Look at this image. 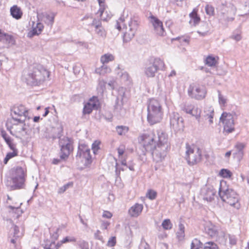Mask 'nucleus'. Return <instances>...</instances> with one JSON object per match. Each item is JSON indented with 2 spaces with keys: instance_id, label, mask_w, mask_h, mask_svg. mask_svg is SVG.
<instances>
[{
  "instance_id": "de8ad7c7",
  "label": "nucleus",
  "mask_w": 249,
  "mask_h": 249,
  "mask_svg": "<svg viewBox=\"0 0 249 249\" xmlns=\"http://www.w3.org/2000/svg\"><path fill=\"white\" fill-rule=\"evenodd\" d=\"M218 92L219 103L221 106H225L227 103V99L221 94L220 91H218Z\"/></svg>"
},
{
  "instance_id": "20e7f679",
  "label": "nucleus",
  "mask_w": 249,
  "mask_h": 249,
  "mask_svg": "<svg viewBox=\"0 0 249 249\" xmlns=\"http://www.w3.org/2000/svg\"><path fill=\"white\" fill-rule=\"evenodd\" d=\"M163 109L160 102L155 99H151L147 104V120L150 125L160 123L163 117Z\"/></svg>"
},
{
  "instance_id": "6e6552de",
  "label": "nucleus",
  "mask_w": 249,
  "mask_h": 249,
  "mask_svg": "<svg viewBox=\"0 0 249 249\" xmlns=\"http://www.w3.org/2000/svg\"><path fill=\"white\" fill-rule=\"evenodd\" d=\"M164 67V63L161 59L155 58L146 65L144 70V74L148 77H153L158 70H162Z\"/></svg>"
},
{
  "instance_id": "f704fd0d",
  "label": "nucleus",
  "mask_w": 249,
  "mask_h": 249,
  "mask_svg": "<svg viewBox=\"0 0 249 249\" xmlns=\"http://www.w3.org/2000/svg\"><path fill=\"white\" fill-rule=\"evenodd\" d=\"M190 17L191 18L190 23L193 26H196L200 21L199 17L195 11H193L190 14Z\"/></svg>"
},
{
  "instance_id": "e2e57ef3",
  "label": "nucleus",
  "mask_w": 249,
  "mask_h": 249,
  "mask_svg": "<svg viewBox=\"0 0 249 249\" xmlns=\"http://www.w3.org/2000/svg\"><path fill=\"white\" fill-rule=\"evenodd\" d=\"M100 142H99L95 141L93 143L92 145V148L93 150L94 153H95L96 151H97L99 149V145Z\"/></svg>"
},
{
  "instance_id": "c85d7f7f",
  "label": "nucleus",
  "mask_w": 249,
  "mask_h": 249,
  "mask_svg": "<svg viewBox=\"0 0 249 249\" xmlns=\"http://www.w3.org/2000/svg\"><path fill=\"white\" fill-rule=\"evenodd\" d=\"M115 71L118 76L123 81L126 82L129 80L130 77L128 73L124 71V70L121 69L119 66L117 67Z\"/></svg>"
},
{
  "instance_id": "9b49d317",
  "label": "nucleus",
  "mask_w": 249,
  "mask_h": 249,
  "mask_svg": "<svg viewBox=\"0 0 249 249\" xmlns=\"http://www.w3.org/2000/svg\"><path fill=\"white\" fill-rule=\"evenodd\" d=\"M12 187L16 188L22 187L24 182L25 173L24 169L21 167H17L12 170Z\"/></svg>"
},
{
  "instance_id": "bf43d9fd",
  "label": "nucleus",
  "mask_w": 249,
  "mask_h": 249,
  "mask_svg": "<svg viewBox=\"0 0 249 249\" xmlns=\"http://www.w3.org/2000/svg\"><path fill=\"white\" fill-rule=\"evenodd\" d=\"M78 245L82 249H89L88 243L85 241H79Z\"/></svg>"
},
{
  "instance_id": "c756f323",
  "label": "nucleus",
  "mask_w": 249,
  "mask_h": 249,
  "mask_svg": "<svg viewBox=\"0 0 249 249\" xmlns=\"http://www.w3.org/2000/svg\"><path fill=\"white\" fill-rule=\"evenodd\" d=\"M216 236L217 240L220 244L224 245H226L227 240V236L223 231L220 230Z\"/></svg>"
},
{
  "instance_id": "bb28decb",
  "label": "nucleus",
  "mask_w": 249,
  "mask_h": 249,
  "mask_svg": "<svg viewBox=\"0 0 249 249\" xmlns=\"http://www.w3.org/2000/svg\"><path fill=\"white\" fill-rule=\"evenodd\" d=\"M210 31V26L208 23L201 22L197 32L202 36H206Z\"/></svg>"
},
{
  "instance_id": "cd10ccee",
  "label": "nucleus",
  "mask_w": 249,
  "mask_h": 249,
  "mask_svg": "<svg viewBox=\"0 0 249 249\" xmlns=\"http://www.w3.org/2000/svg\"><path fill=\"white\" fill-rule=\"evenodd\" d=\"M11 16L17 19H20L22 16V12L17 5H14L10 8Z\"/></svg>"
},
{
  "instance_id": "e433bc0d",
  "label": "nucleus",
  "mask_w": 249,
  "mask_h": 249,
  "mask_svg": "<svg viewBox=\"0 0 249 249\" xmlns=\"http://www.w3.org/2000/svg\"><path fill=\"white\" fill-rule=\"evenodd\" d=\"M177 236L179 240H182L185 236L184 226L181 223L178 225V231L177 232Z\"/></svg>"
},
{
  "instance_id": "aec40b11",
  "label": "nucleus",
  "mask_w": 249,
  "mask_h": 249,
  "mask_svg": "<svg viewBox=\"0 0 249 249\" xmlns=\"http://www.w3.org/2000/svg\"><path fill=\"white\" fill-rule=\"evenodd\" d=\"M100 106L99 101L96 97L90 98L89 102L84 106V114H90L93 109H97Z\"/></svg>"
},
{
  "instance_id": "7c9ffc66",
  "label": "nucleus",
  "mask_w": 249,
  "mask_h": 249,
  "mask_svg": "<svg viewBox=\"0 0 249 249\" xmlns=\"http://www.w3.org/2000/svg\"><path fill=\"white\" fill-rule=\"evenodd\" d=\"M110 68L105 64H103L102 66L95 70V73L101 75H104L106 73L110 72Z\"/></svg>"
},
{
  "instance_id": "2f4dec72",
  "label": "nucleus",
  "mask_w": 249,
  "mask_h": 249,
  "mask_svg": "<svg viewBox=\"0 0 249 249\" xmlns=\"http://www.w3.org/2000/svg\"><path fill=\"white\" fill-rule=\"evenodd\" d=\"M205 115L204 117L206 119H209V122L210 124L213 123V117L214 115V110L212 107H209L208 108H206L204 110Z\"/></svg>"
},
{
  "instance_id": "6e6d98bb",
  "label": "nucleus",
  "mask_w": 249,
  "mask_h": 249,
  "mask_svg": "<svg viewBox=\"0 0 249 249\" xmlns=\"http://www.w3.org/2000/svg\"><path fill=\"white\" fill-rule=\"evenodd\" d=\"M116 243V237H110L107 243V246L110 247H112L115 245Z\"/></svg>"
},
{
  "instance_id": "2eb2a0df",
  "label": "nucleus",
  "mask_w": 249,
  "mask_h": 249,
  "mask_svg": "<svg viewBox=\"0 0 249 249\" xmlns=\"http://www.w3.org/2000/svg\"><path fill=\"white\" fill-rule=\"evenodd\" d=\"M216 191L213 186H205L201 190L200 195L204 200L212 202L216 197Z\"/></svg>"
},
{
  "instance_id": "0eeeda50",
  "label": "nucleus",
  "mask_w": 249,
  "mask_h": 249,
  "mask_svg": "<svg viewBox=\"0 0 249 249\" xmlns=\"http://www.w3.org/2000/svg\"><path fill=\"white\" fill-rule=\"evenodd\" d=\"M185 159L188 163L190 165H195L200 161L201 159V152L196 146L186 144Z\"/></svg>"
},
{
  "instance_id": "dca6fc26",
  "label": "nucleus",
  "mask_w": 249,
  "mask_h": 249,
  "mask_svg": "<svg viewBox=\"0 0 249 249\" xmlns=\"http://www.w3.org/2000/svg\"><path fill=\"white\" fill-rule=\"evenodd\" d=\"M182 109L187 114L194 116L198 122L200 121L201 110L197 106L192 104H185L182 107Z\"/></svg>"
},
{
  "instance_id": "5fc2aeb1",
  "label": "nucleus",
  "mask_w": 249,
  "mask_h": 249,
  "mask_svg": "<svg viewBox=\"0 0 249 249\" xmlns=\"http://www.w3.org/2000/svg\"><path fill=\"white\" fill-rule=\"evenodd\" d=\"M220 174L224 178L230 177L231 176V172L227 169H223L220 172Z\"/></svg>"
},
{
  "instance_id": "9d476101",
  "label": "nucleus",
  "mask_w": 249,
  "mask_h": 249,
  "mask_svg": "<svg viewBox=\"0 0 249 249\" xmlns=\"http://www.w3.org/2000/svg\"><path fill=\"white\" fill-rule=\"evenodd\" d=\"M220 120L223 124V133L225 135H228L234 131V120L231 113L223 112L220 118Z\"/></svg>"
},
{
  "instance_id": "a211bd4d",
  "label": "nucleus",
  "mask_w": 249,
  "mask_h": 249,
  "mask_svg": "<svg viewBox=\"0 0 249 249\" xmlns=\"http://www.w3.org/2000/svg\"><path fill=\"white\" fill-rule=\"evenodd\" d=\"M76 157L77 159L81 160L82 161L85 160L86 162H89L91 158L90 154V149L85 145H80L78 146Z\"/></svg>"
},
{
  "instance_id": "c9c22d12",
  "label": "nucleus",
  "mask_w": 249,
  "mask_h": 249,
  "mask_svg": "<svg viewBox=\"0 0 249 249\" xmlns=\"http://www.w3.org/2000/svg\"><path fill=\"white\" fill-rule=\"evenodd\" d=\"M55 15L54 13H51V14H46L45 15V19L44 22L48 26L51 27L52 26L54 22Z\"/></svg>"
},
{
  "instance_id": "ea45409f",
  "label": "nucleus",
  "mask_w": 249,
  "mask_h": 249,
  "mask_svg": "<svg viewBox=\"0 0 249 249\" xmlns=\"http://www.w3.org/2000/svg\"><path fill=\"white\" fill-rule=\"evenodd\" d=\"M202 243L196 238L194 239L191 243V249H199L201 248Z\"/></svg>"
},
{
  "instance_id": "412c9836",
  "label": "nucleus",
  "mask_w": 249,
  "mask_h": 249,
  "mask_svg": "<svg viewBox=\"0 0 249 249\" xmlns=\"http://www.w3.org/2000/svg\"><path fill=\"white\" fill-rule=\"evenodd\" d=\"M40 15H38L37 16L38 21L36 23L32 21V30L29 32V35L30 37L34 36H37L40 34L44 28V25L39 21Z\"/></svg>"
},
{
  "instance_id": "3c124183",
  "label": "nucleus",
  "mask_w": 249,
  "mask_h": 249,
  "mask_svg": "<svg viewBox=\"0 0 249 249\" xmlns=\"http://www.w3.org/2000/svg\"><path fill=\"white\" fill-rule=\"evenodd\" d=\"M146 196L151 200H153L156 198L157 196V192L153 190H149L148 191Z\"/></svg>"
},
{
  "instance_id": "774afa93",
  "label": "nucleus",
  "mask_w": 249,
  "mask_h": 249,
  "mask_svg": "<svg viewBox=\"0 0 249 249\" xmlns=\"http://www.w3.org/2000/svg\"><path fill=\"white\" fill-rule=\"evenodd\" d=\"M117 150L119 156H121L124 154L125 148L123 146H121L118 148Z\"/></svg>"
},
{
  "instance_id": "4468645a",
  "label": "nucleus",
  "mask_w": 249,
  "mask_h": 249,
  "mask_svg": "<svg viewBox=\"0 0 249 249\" xmlns=\"http://www.w3.org/2000/svg\"><path fill=\"white\" fill-rule=\"evenodd\" d=\"M170 127L175 132H180L184 127L183 119L178 113L173 112L170 116Z\"/></svg>"
},
{
  "instance_id": "052dcab7",
  "label": "nucleus",
  "mask_w": 249,
  "mask_h": 249,
  "mask_svg": "<svg viewBox=\"0 0 249 249\" xmlns=\"http://www.w3.org/2000/svg\"><path fill=\"white\" fill-rule=\"evenodd\" d=\"M230 244L234 245L236 243V239L234 235H229L228 236Z\"/></svg>"
},
{
  "instance_id": "f03ea898",
  "label": "nucleus",
  "mask_w": 249,
  "mask_h": 249,
  "mask_svg": "<svg viewBox=\"0 0 249 249\" xmlns=\"http://www.w3.org/2000/svg\"><path fill=\"white\" fill-rule=\"evenodd\" d=\"M156 138L155 133L150 131L142 135L139 138V142L142 146V154L145 155L146 152H152L154 160L158 162L164 159L170 147H167L166 145H154V142Z\"/></svg>"
},
{
  "instance_id": "423d86ee",
  "label": "nucleus",
  "mask_w": 249,
  "mask_h": 249,
  "mask_svg": "<svg viewBox=\"0 0 249 249\" xmlns=\"http://www.w3.org/2000/svg\"><path fill=\"white\" fill-rule=\"evenodd\" d=\"M222 200L231 206H234L238 201L237 194L232 189L226 185L225 182H221L218 192Z\"/></svg>"
},
{
  "instance_id": "7ed1b4c3",
  "label": "nucleus",
  "mask_w": 249,
  "mask_h": 249,
  "mask_svg": "<svg viewBox=\"0 0 249 249\" xmlns=\"http://www.w3.org/2000/svg\"><path fill=\"white\" fill-rule=\"evenodd\" d=\"M49 75V71L42 66L38 65L24 71L22 80L29 85L38 86L48 78Z\"/></svg>"
},
{
  "instance_id": "603ef678",
  "label": "nucleus",
  "mask_w": 249,
  "mask_h": 249,
  "mask_svg": "<svg viewBox=\"0 0 249 249\" xmlns=\"http://www.w3.org/2000/svg\"><path fill=\"white\" fill-rule=\"evenodd\" d=\"M205 11L207 15L213 16L214 13V8L212 6L207 5L205 7Z\"/></svg>"
},
{
  "instance_id": "ddd939ff",
  "label": "nucleus",
  "mask_w": 249,
  "mask_h": 249,
  "mask_svg": "<svg viewBox=\"0 0 249 249\" xmlns=\"http://www.w3.org/2000/svg\"><path fill=\"white\" fill-rule=\"evenodd\" d=\"M59 144L61 147L60 158L61 160H65L73 151L72 142L68 137H64L60 140Z\"/></svg>"
},
{
  "instance_id": "49530a36",
  "label": "nucleus",
  "mask_w": 249,
  "mask_h": 249,
  "mask_svg": "<svg viewBox=\"0 0 249 249\" xmlns=\"http://www.w3.org/2000/svg\"><path fill=\"white\" fill-rule=\"evenodd\" d=\"M0 135L6 143H9L12 140L11 137L6 133L4 130L1 131Z\"/></svg>"
},
{
  "instance_id": "f257e3e1",
  "label": "nucleus",
  "mask_w": 249,
  "mask_h": 249,
  "mask_svg": "<svg viewBox=\"0 0 249 249\" xmlns=\"http://www.w3.org/2000/svg\"><path fill=\"white\" fill-rule=\"evenodd\" d=\"M12 128L16 133V137L22 138L29 135V128L28 121V110L23 105L14 106L11 109Z\"/></svg>"
},
{
  "instance_id": "338daca9",
  "label": "nucleus",
  "mask_w": 249,
  "mask_h": 249,
  "mask_svg": "<svg viewBox=\"0 0 249 249\" xmlns=\"http://www.w3.org/2000/svg\"><path fill=\"white\" fill-rule=\"evenodd\" d=\"M7 144L8 145L9 147L12 150H18V149L16 148V144L13 142V140L10 141L9 143Z\"/></svg>"
},
{
  "instance_id": "a18cd8bd",
  "label": "nucleus",
  "mask_w": 249,
  "mask_h": 249,
  "mask_svg": "<svg viewBox=\"0 0 249 249\" xmlns=\"http://www.w3.org/2000/svg\"><path fill=\"white\" fill-rule=\"evenodd\" d=\"M206 64L209 66H214L216 64V60L214 57L209 56L206 59Z\"/></svg>"
},
{
  "instance_id": "13d9d810",
  "label": "nucleus",
  "mask_w": 249,
  "mask_h": 249,
  "mask_svg": "<svg viewBox=\"0 0 249 249\" xmlns=\"http://www.w3.org/2000/svg\"><path fill=\"white\" fill-rule=\"evenodd\" d=\"M104 0H98L99 4L100 6V8L99 11L100 13L101 16L102 15V14L104 12V10L105 9Z\"/></svg>"
},
{
  "instance_id": "69168bd1",
  "label": "nucleus",
  "mask_w": 249,
  "mask_h": 249,
  "mask_svg": "<svg viewBox=\"0 0 249 249\" xmlns=\"http://www.w3.org/2000/svg\"><path fill=\"white\" fill-rule=\"evenodd\" d=\"M100 234H101V231L99 230H97L96 231V232L94 233V237L96 239L103 241V238L102 236H101L100 235Z\"/></svg>"
},
{
  "instance_id": "4d7b16f0",
  "label": "nucleus",
  "mask_w": 249,
  "mask_h": 249,
  "mask_svg": "<svg viewBox=\"0 0 249 249\" xmlns=\"http://www.w3.org/2000/svg\"><path fill=\"white\" fill-rule=\"evenodd\" d=\"M230 38L236 41H239L242 39V36L239 33H233V34L230 36Z\"/></svg>"
},
{
  "instance_id": "f8f14e48",
  "label": "nucleus",
  "mask_w": 249,
  "mask_h": 249,
  "mask_svg": "<svg viewBox=\"0 0 249 249\" xmlns=\"http://www.w3.org/2000/svg\"><path fill=\"white\" fill-rule=\"evenodd\" d=\"M206 90L204 87L195 84L190 85L188 89V95L191 98L196 100L203 99L206 96Z\"/></svg>"
},
{
  "instance_id": "39448f33",
  "label": "nucleus",
  "mask_w": 249,
  "mask_h": 249,
  "mask_svg": "<svg viewBox=\"0 0 249 249\" xmlns=\"http://www.w3.org/2000/svg\"><path fill=\"white\" fill-rule=\"evenodd\" d=\"M236 7L231 3L222 4L218 7L217 17L219 22L222 24L227 25L232 22L236 13Z\"/></svg>"
},
{
  "instance_id": "79ce46f5",
  "label": "nucleus",
  "mask_w": 249,
  "mask_h": 249,
  "mask_svg": "<svg viewBox=\"0 0 249 249\" xmlns=\"http://www.w3.org/2000/svg\"><path fill=\"white\" fill-rule=\"evenodd\" d=\"M95 32L98 36L103 38L106 36V32L102 26L96 28Z\"/></svg>"
},
{
  "instance_id": "1a4fd4ad",
  "label": "nucleus",
  "mask_w": 249,
  "mask_h": 249,
  "mask_svg": "<svg viewBox=\"0 0 249 249\" xmlns=\"http://www.w3.org/2000/svg\"><path fill=\"white\" fill-rule=\"evenodd\" d=\"M138 26V18L134 16L131 17L128 22L127 26H125V31L124 33L123 40L124 42H128L134 37Z\"/></svg>"
},
{
  "instance_id": "f3484780",
  "label": "nucleus",
  "mask_w": 249,
  "mask_h": 249,
  "mask_svg": "<svg viewBox=\"0 0 249 249\" xmlns=\"http://www.w3.org/2000/svg\"><path fill=\"white\" fill-rule=\"evenodd\" d=\"M15 43V39L12 36L0 31V49L9 48L14 45Z\"/></svg>"
},
{
  "instance_id": "4c0bfd02",
  "label": "nucleus",
  "mask_w": 249,
  "mask_h": 249,
  "mask_svg": "<svg viewBox=\"0 0 249 249\" xmlns=\"http://www.w3.org/2000/svg\"><path fill=\"white\" fill-rule=\"evenodd\" d=\"M76 241V239L73 236H66L64 238L60 243H58L56 247H59L62 244L66 243L68 242H75Z\"/></svg>"
},
{
  "instance_id": "5701e85b",
  "label": "nucleus",
  "mask_w": 249,
  "mask_h": 249,
  "mask_svg": "<svg viewBox=\"0 0 249 249\" xmlns=\"http://www.w3.org/2000/svg\"><path fill=\"white\" fill-rule=\"evenodd\" d=\"M156 138L154 142V145L157 146L166 145L167 147H170V144L168 142V136L165 133L162 132H158Z\"/></svg>"
},
{
  "instance_id": "4be33fe9",
  "label": "nucleus",
  "mask_w": 249,
  "mask_h": 249,
  "mask_svg": "<svg viewBox=\"0 0 249 249\" xmlns=\"http://www.w3.org/2000/svg\"><path fill=\"white\" fill-rule=\"evenodd\" d=\"M118 94L114 106V109L117 113H119L123 108V100L125 94V89L123 87H120L118 89Z\"/></svg>"
},
{
  "instance_id": "b1692460",
  "label": "nucleus",
  "mask_w": 249,
  "mask_h": 249,
  "mask_svg": "<svg viewBox=\"0 0 249 249\" xmlns=\"http://www.w3.org/2000/svg\"><path fill=\"white\" fill-rule=\"evenodd\" d=\"M143 207L142 204L135 203L128 210V214L131 217H137L141 213Z\"/></svg>"
},
{
  "instance_id": "09e8293b",
  "label": "nucleus",
  "mask_w": 249,
  "mask_h": 249,
  "mask_svg": "<svg viewBox=\"0 0 249 249\" xmlns=\"http://www.w3.org/2000/svg\"><path fill=\"white\" fill-rule=\"evenodd\" d=\"M13 230H14L13 236L15 238H19V237H20L22 236V233H20L19 232V228L17 226L14 225L13 226Z\"/></svg>"
},
{
  "instance_id": "58836bf2",
  "label": "nucleus",
  "mask_w": 249,
  "mask_h": 249,
  "mask_svg": "<svg viewBox=\"0 0 249 249\" xmlns=\"http://www.w3.org/2000/svg\"><path fill=\"white\" fill-rule=\"evenodd\" d=\"M116 131L118 135H125L128 131L129 128L128 127L125 126H117L116 128Z\"/></svg>"
},
{
  "instance_id": "6ab92c4d",
  "label": "nucleus",
  "mask_w": 249,
  "mask_h": 249,
  "mask_svg": "<svg viewBox=\"0 0 249 249\" xmlns=\"http://www.w3.org/2000/svg\"><path fill=\"white\" fill-rule=\"evenodd\" d=\"M149 18L155 33L160 36H164L165 31L163 27L162 22L157 18L152 15L149 17Z\"/></svg>"
},
{
  "instance_id": "72a5a7b5",
  "label": "nucleus",
  "mask_w": 249,
  "mask_h": 249,
  "mask_svg": "<svg viewBox=\"0 0 249 249\" xmlns=\"http://www.w3.org/2000/svg\"><path fill=\"white\" fill-rule=\"evenodd\" d=\"M84 19H89L91 21V23H89V25L94 26L95 28L102 26L101 21L97 19L93 18L90 16H85Z\"/></svg>"
},
{
  "instance_id": "a878e982",
  "label": "nucleus",
  "mask_w": 249,
  "mask_h": 249,
  "mask_svg": "<svg viewBox=\"0 0 249 249\" xmlns=\"http://www.w3.org/2000/svg\"><path fill=\"white\" fill-rule=\"evenodd\" d=\"M245 147V144L241 142H237L235 145V148L236 149L237 152L233 153V157L236 158L239 160H240L242 158L244 152L243 149Z\"/></svg>"
},
{
  "instance_id": "c03bdc74",
  "label": "nucleus",
  "mask_w": 249,
  "mask_h": 249,
  "mask_svg": "<svg viewBox=\"0 0 249 249\" xmlns=\"http://www.w3.org/2000/svg\"><path fill=\"white\" fill-rule=\"evenodd\" d=\"M162 226L164 230H170L172 227V224L170 219H166L163 221Z\"/></svg>"
},
{
  "instance_id": "8fccbe9b",
  "label": "nucleus",
  "mask_w": 249,
  "mask_h": 249,
  "mask_svg": "<svg viewBox=\"0 0 249 249\" xmlns=\"http://www.w3.org/2000/svg\"><path fill=\"white\" fill-rule=\"evenodd\" d=\"M125 18L126 17H124V15H123L119 18L118 20L116 21L115 27L119 30H121V23L124 22Z\"/></svg>"
},
{
  "instance_id": "473e14b6",
  "label": "nucleus",
  "mask_w": 249,
  "mask_h": 249,
  "mask_svg": "<svg viewBox=\"0 0 249 249\" xmlns=\"http://www.w3.org/2000/svg\"><path fill=\"white\" fill-rule=\"evenodd\" d=\"M114 60V56L111 53H106L101 56L100 61L103 64L108 63Z\"/></svg>"
},
{
  "instance_id": "680f3d73",
  "label": "nucleus",
  "mask_w": 249,
  "mask_h": 249,
  "mask_svg": "<svg viewBox=\"0 0 249 249\" xmlns=\"http://www.w3.org/2000/svg\"><path fill=\"white\" fill-rule=\"evenodd\" d=\"M107 83L104 80H100L99 82V87H100L103 92L106 89Z\"/></svg>"
},
{
  "instance_id": "393cba45",
  "label": "nucleus",
  "mask_w": 249,
  "mask_h": 249,
  "mask_svg": "<svg viewBox=\"0 0 249 249\" xmlns=\"http://www.w3.org/2000/svg\"><path fill=\"white\" fill-rule=\"evenodd\" d=\"M205 230L210 236L214 237L216 236L220 229L218 227L209 222L207 223L205 227Z\"/></svg>"
},
{
  "instance_id": "37998d69",
  "label": "nucleus",
  "mask_w": 249,
  "mask_h": 249,
  "mask_svg": "<svg viewBox=\"0 0 249 249\" xmlns=\"http://www.w3.org/2000/svg\"><path fill=\"white\" fill-rule=\"evenodd\" d=\"M204 249H218V247L213 242H208L205 243Z\"/></svg>"
},
{
  "instance_id": "0e129e2a",
  "label": "nucleus",
  "mask_w": 249,
  "mask_h": 249,
  "mask_svg": "<svg viewBox=\"0 0 249 249\" xmlns=\"http://www.w3.org/2000/svg\"><path fill=\"white\" fill-rule=\"evenodd\" d=\"M140 249H150L149 246L145 241H142L140 245Z\"/></svg>"
},
{
  "instance_id": "a19ab883",
  "label": "nucleus",
  "mask_w": 249,
  "mask_h": 249,
  "mask_svg": "<svg viewBox=\"0 0 249 249\" xmlns=\"http://www.w3.org/2000/svg\"><path fill=\"white\" fill-rule=\"evenodd\" d=\"M18 151L15 150L13 151L12 152L8 153L4 159V164H6L8 161L11 158L16 156L18 155Z\"/></svg>"
},
{
  "instance_id": "864d4df0",
  "label": "nucleus",
  "mask_w": 249,
  "mask_h": 249,
  "mask_svg": "<svg viewBox=\"0 0 249 249\" xmlns=\"http://www.w3.org/2000/svg\"><path fill=\"white\" fill-rule=\"evenodd\" d=\"M72 183H71V182H69V183L64 185V186H63L62 187H60L59 189L58 193L59 194L63 193L69 188V187L72 186Z\"/></svg>"
}]
</instances>
